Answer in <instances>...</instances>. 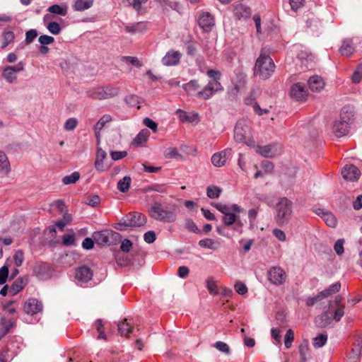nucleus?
Instances as JSON below:
<instances>
[{"label":"nucleus","mask_w":362,"mask_h":362,"mask_svg":"<svg viewBox=\"0 0 362 362\" xmlns=\"http://www.w3.org/2000/svg\"><path fill=\"white\" fill-rule=\"evenodd\" d=\"M333 133L337 137H341L349 132V126L346 123L335 121L332 127Z\"/></svg>","instance_id":"nucleus-27"},{"label":"nucleus","mask_w":362,"mask_h":362,"mask_svg":"<svg viewBox=\"0 0 362 362\" xmlns=\"http://www.w3.org/2000/svg\"><path fill=\"white\" fill-rule=\"evenodd\" d=\"M182 54L178 50L170 49L162 58V64L166 66H177L180 64Z\"/></svg>","instance_id":"nucleus-10"},{"label":"nucleus","mask_w":362,"mask_h":362,"mask_svg":"<svg viewBox=\"0 0 362 362\" xmlns=\"http://www.w3.org/2000/svg\"><path fill=\"white\" fill-rule=\"evenodd\" d=\"M199 245L203 248L216 250L218 248L220 243L211 238H205L199 240Z\"/></svg>","instance_id":"nucleus-36"},{"label":"nucleus","mask_w":362,"mask_h":362,"mask_svg":"<svg viewBox=\"0 0 362 362\" xmlns=\"http://www.w3.org/2000/svg\"><path fill=\"white\" fill-rule=\"evenodd\" d=\"M339 52L341 55L345 57H351L355 52L353 42L351 40H345L340 47Z\"/></svg>","instance_id":"nucleus-30"},{"label":"nucleus","mask_w":362,"mask_h":362,"mask_svg":"<svg viewBox=\"0 0 362 362\" xmlns=\"http://www.w3.org/2000/svg\"><path fill=\"white\" fill-rule=\"evenodd\" d=\"M49 271V264L44 262H37L33 267V273L38 278L42 279L48 275Z\"/></svg>","instance_id":"nucleus-23"},{"label":"nucleus","mask_w":362,"mask_h":362,"mask_svg":"<svg viewBox=\"0 0 362 362\" xmlns=\"http://www.w3.org/2000/svg\"><path fill=\"white\" fill-rule=\"evenodd\" d=\"M14 34L11 31H8L4 33V42L2 45V48H5L9 43L13 41L14 40Z\"/></svg>","instance_id":"nucleus-51"},{"label":"nucleus","mask_w":362,"mask_h":362,"mask_svg":"<svg viewBox=\"0 0 362 362\" xmlns=\"http://www.w3.org/2000/svg\"><path fill=\"white\" fill-rule=\"evenodd\" d=\"M78 121L75 118H70L66 120L64 124V128L68 130L71 131L76 128L77 125Z\"/></svg>","instance_id":"nucleus-61"},{"label":"nucleus","mask_w":362,"mask_h":362,"mask_svg":"<svg viewBox=\"0 0 362 362\" xmlns=\"http://www.w3.org/2000/svg\"><path fill=\"white\" fill-rule=\"evenodd\" d=\"M75 242V235L65 234L62 236V243L64 245H72Z\"/></svg>","instance_id":"nucleus-59"},{"label":"nucleus","mask_w":362,"mask_h":362,"mask_svg":"<svg viewBox=\"0 0 362 362\" xmlns=\"http://www.w3.org/2000/svg\"><path fill=\"white\" fill-rule=\"evenodd\" d=\"M111 157L114 160H118L125 158L127 156V152L124 151H112L110 153Z\"/></svg>","instance_id":"nucleus-63"},{"label":"nucleus","mask_w":362,"mask_h":362,"mask_svg":"<svg viewBox=\"0 0 362 362\" xmlns=\"http://www.w3.org/2000/svg\"><path fill=\"white\" fill-rule=\"evenodd\" d=\"M93 4V0H75L74 8L78 11H84L90 8Z\"/></svg>","instance_id":"nucleus-37"},{"label":"nucleus","mask_w":362,"mask_h":362,"mask_svg":"<svg viewBox=\"0 0 362 362\" xmlns=\"http://www.w3.org/2000/svg\"><path fill=\"white\" fill-rule=\"evenodd\" d=\"M294 339L293 331L291 329H288L285 335L284 344L285 346L288 349L291 347V344Z\"/></svg>","instance_id":"nucleus-50"},{"label":"nucleus","mask_w":362,"mask_h":362,"mask_svg":"<svg viewBox=\"0 0 362 362\" xmlns=\"http://www.w3.org/2000/svg\"><path fill=\"white\" fill-rule=\"evenodd\" d=\"M275 64L272 59L266 54H260L257 59L254 74L262 79L269 78L274 72Z\"/></svg>","instance_id":"nucleus-4"},{"label":"nucleus","mask_w":362,"mask_h":362,"mask_svg":"<svg viewBox=\"0 0 362 362\" xmlns=\"http://www.w3.org/2000/svg\"><path fill=\"white\" fill-rule=\"evenodd\" d=\"M362 79V65L357 66L356 69L353 74L352 81L355 83H358Z\"/></svg>","instance_id":"nucleus-52"},{"label":"nucleus","mask_w":362,"mask_h":362,"mask_svg":"<svg viewBox=\"0 0 362 362\" xmlns=\"http://www.w3.org/2000/svg\"><path fill=\"white\" fill-rule=\"evenodd\" d=\"M182 88L187 95H195L199 99L208 100L214 95L213 90L217 88V85L207 83L202 89H201V85L199 80L192 79L185 83L182 86Z\"/></svg>","instance_id":"nucleus-2"},{"label":"nucleus","mask_w":362,"mask_h":362,"mask_svg":"<svg viewBox=\"0 0 362 362\" xmlns=\"http://www.w3.org/2000/svg\"><path fill=\"white\" fill-rule=\"evenodd\" d=\"M132 326L129 322H127V319H124L123 321L118 324V331L121 335L129 337V334L132 331Z\"/></svg>","instance_id":"nucleus-38"},{"label":"nucleus","mask_w":362,"mask_h":362,"mask_svg":"<svg viewBox=\"0 0 362 362\" xmlns=\"http://www.w3.org/2000/svg\"><path fill=\"white\" fill-rule=\"evenodd\" d=\"M221 193V189L219 187L212 185L206 188V194L210 199H216L219 197Z\"/></svg>","instance_id":"nucleus-43"},{"label":"nucleus","mask_w":362,"mask_h":362,"mask_svg":"<svg viewBox=\"0 0 362 362\" xmlns=\"http://www.w3.org/2000/svg\"><path fill=\"white\" fill-rule=\"evenodd\" d=\"M291 96L298 101L305 100L308 96V92L305 86L300 83L293 84L290 90Z\"/></svg>","instance_id":"nucleus-13"},{"label":"nucleus","mask_w":362,"mask_h":362,"mask_svg":"<svg viewBox=\"0 0 362 362\" xmlns=\"http://www.w3.org/2000/svg\"><path fill=\"white\" fill-rule=\"evenodd\" d=\"M327 340V336L326 334H321L313 339V346L315 348H320L326 344Z\"/></svg>","instance_id":"nucleus-46"},{"label":"nucleus","mask_w":362,"mask_h":362,"mask_svg":"<svg viewBox=\"0 0 362 362\" xmlns=\"http://www.w3.org/2000/svg\"><path fill=\"white\" fill-rule=\"evenodd\" d=\"M214 347H215L219 351H221V352L225 353L226 354H230L229 346L226 343H225V342H223V341H216L214 344Z\"/></svg>","instance_id":"nucleus-49"},{"label":"nucleus","mask_w":362,"mask_h":362,"mask_svg":"<svg viewBox=\"0 0 362 362\" xmlns=\"http://www.w3.org/2000/svg\"><path fill=\"white\" fill-rule=\"evenodd\" d=\"M28 283V278L26 276L16 279L8 289L9 293L11 296H16L25 287Z\"/></svg>","instance_id":"nucleus-17"},{"label":"nucleus","mask_w":362,"mask_h":362,"mask_svg":"<svg viewBox=\"0 0 362 362\" xmlns=\"http://www.w3.org/2000/svg\"><path fill=\"white\" fill-rule=\"evenodd\" d=\"M67 6H59L58 4H54L49 6L47 11L50 13L49 14L54 13L57 14L62 16H65L67 14Z\"/></svg>","instance_id":"nucleus-40"},{"label":"nucleus","mask_w":362,"mask_h":362,"mask_svg":"<svg viewBox=\"0 0 362 362\" xmlns=\"http://www.w3.org/2000/svg\"><path fill=\"white\" fill-rule=\"evenodd\" d=\"M11 171L10 162L4 151H0V173L8 175Z\"/></svg>","instance_id":"nucleus-31"},{"label":"nucleus","mask_w":362,"mask_h":362,"mask_svg":"<svg viewBox=\"0 0 362 362\" xmlns=\"http://www.w3.org/2000/svg\"><path fill=\"white\" fill-rule=\"evenodd\" d=\"M234 139L236 142L243 143L248 146H255V141L249 122L243 119L237 122L234 129Z\"/></svg>","instance_id":"nucleus-3"},{"label":"nucleus","mask_w":362,"mask_h":362,"mask_svg":"<svg viewBox=\"0 0 362 362\" xmlns=\"http://www.w3.org/2000/svg\"><path fill=\"white\" fill-rule=\"evenodd\" d=\"M87 95L93 99L105 100L103 87L93 88L87 91Z\"/></svg>","instance_id":"nucleus-34"},{"label":"nucleus","mask_w":362,"mask_h":362,"mask_svg":"<svg viewBox=\"0 0 362 362\" xmlns=\"http://www.w3.org/2000/svg\"><path fill=\"white\" fill-rule=\"evenodd\" d=\"M322 218L329 227H336L337 224V221L336 217L332 213L328 211H322Z\"/></svg>","instance_id":"nucleus-39"},{"label":"nucleus","mask_w":362,"mask_h":362,"mask_svg":"<svg viewBox=\"0 0 362 362\" xmlns=\"http://www.w3.org/2000/svg\"><path fill=\"white\" fill-rule=\"evenodd\" d=\"M341 175L346 180L354 182L359 179L361 171L355 165H346L341 170Z\"/></svg>","instance_id":"nucleus-11"},{"label":"nucleus","mask_w":362,"mask_h":362,"mask_svg":"<svg viewBox=\"0 0 362 362\" xmlns=\"http://www.w3.org/2000/svg\"><path fill=\"white\" fill-rule=\"evenodd\" d=\"M234 15L238 19H246L250 17L251 10L243 4H238L233 10Z\"/></svg>","instance_id":"nucleus-25"},{"label":"nucleus","mask_w":362,"mask_h":362,"mask_svg":"<svg viewBox=\"0 0 362 362\" xmlns=\"http://www.w3.org/2000/svg\"><path fill=\"white\" fill-rule=\"evenodd\" d=\"M256 151L264 157H273L277 153V148L275 146L267 145L264 146H257Z\"/></svg>","instance_id":"nucleus-29"},{"label":"nucleus","mask_w":362,"mask_h":362,"mask_svg":"<svg viewBox=\"0 0 362 362\" xmlns=\"http://www.w3.org/2000/svg\"><path fill=\"white\" fill-rule=\"evenodd\" d=\"M268 279L272 284L276 286H280L286 282L287 274L282 268L274 267L268 272Z\"/></svg>","instance_id":"nucleus-7"},{"label":"nucleus","mask_w":362,"mask_h":362,"mask_svg":"<svg viewBox=\"0 0 362 362\" xmlns=\"http://www.w3.org/2000/svg\"><path fill=\"white\" fill-rule=\"evenodd\" d=\"M8 275V266H3L0 269V284L6 283Z\"/></svg>","instance_id":"nucleus-57"},{"label":"nucleus","mask_w":362,"mask_h":362,"mask_svg":"<svg viewBox=\"0 0 362 362\" xmlns=\"http://www.w3.org/2000/svg\"><path fill=\"white\" fill-rule=\"evenodd\" d=\"M341 288V284L339 282H337L332 286H330L327 289H325L321 292H320L316 296L315 300H322L323 298H327L332 294L336 293L339 292Z\"/></svg>","instance_id":"nucleus-24"},{"label":"nucleus","mask_w":362,"mask_h":362,"mask_svg":"<svg viewBox=\"0 0 362 362\" xmlns=\"http://www.w3.org/2000/svg\"><path fill=\"white\" fill-rule=\"evenodd\" d=\"M344 239H339L337 240L334 245V250L338 255H341L344 253Z\"/></svg>","instance_id":"nucleus-56"},{"label":"nucleus","mask_w":362,"mask_h":362,"mask_svg":"<svg viewBox=\"0 0 362 362\" xmlns=\"http://www.w3.org/2000/svg\"><path fill=\"white\" fill-rule=\"evenodd\" d=\"M238 214L239 213L231 212L230 214L223 216V223L227 226H230L235 223H240V221L238 220Z\"/></svg>","instance_id":"nucleus-41"},{"label":"nucleus","mask_w":362,"mask_h":362,"mask_svg":"<svg viewBox=\"0 0 362 362\" xmlns=\"http://www.w3.org/2000/svg\"><path fill=\"white\" fill-rule=\"evenodd\" d=\"M349 362H359V350L358 349H352L348 355Z\"/></svg>","instance_id":"nucleus-55"},{"label":"nucleus","mask_w":362,"mask_h":362,"mask_svg":"<svg viewBox=\"0 0 362 362\" xmlns=\"http://www.w3.org/2000/svg\"><path fill=\"white\" fill-rule=\"evenodd\" d=\"M231 152L230 149H225L214 153L211 157V163L216 167H222L226 163L227 156Z\"/></svg>","instance_id":"nucleus-18"},{"label":"nucleus","mask_w":362,"mask_h":362,"mask_svg":"<svg viewBox=\"0 0 362 362\" xmlns=\"http://www.w3.org/2000/svg\"><path fill=\"white\" fill-rule=\"evenodd\" d=\"M198 23L204 31L209 32L214 25V18L209 13L203 12L199 17Z\"/></svg>","instance_id":"nucleus-12"},{"label":"nucleus","mask_w":362,"mask_h":362,"mask_svg":"<svg viewBox=\"0 0 362 362\" xmlns=\"http://www.w3.org/2000/svg\"><path fill=\"white\" fill-rule=\"evenodd\" d=\"M107 157V153L101 148H97L96 158L95 161V168L99 172H104L109 169V166L104 163Z\"/></svg>","instance_id":"nucleus-15"},{"label":"nucleus","mask_w":362,"mask_h":362,"mask_svg":"<svg viewBox=\"0 0 362 362\" xmlns=\"http://www.w3.org/2000/svg\"><path fill=\"white\" fill-rule=\"evenodd\" d=\"M13 301H9L6 304H4L3 306L4 310L10 315L14 314L16 311V308L13 306Z\"/></svg>","instance_id":"nucleus-64"},{"label":"nucleus","mask_w":362,"mask_h":362,"mask_svg":"<svg viewBox=\"0 0 362 362\" xmlns=\"http://www.w3.org/2000/svg\"><path fill=\"white\" fill-rule=\"evenodd\" d=\"M177 209L175 204L164 205L159 202H155L148 210L151 218L164 223H173L177 220Z\"/></svg>","instance_id":"nucleus-1"},{"label":"nucleus","mask_w":362,"mask_h":362,"mask_svg":"<svg viewBox=\"0 0 362 362\" xmlns=\"http://www.w3.org/2000/svg\"><path fill=\"white\" fill-rule=\"evenodd\" d=\"M147 24L148 23L145 21L138 22L132 25H126L125 30L128 33H143L146 30Z\"/></svg>","instance_id":"nucleus-33"},{"label":"nucleus","mask_w":362,"mask_h":362,"mask_svg":"<svg viewBox=\"0 0 362 362\" xmlns=\"http://www.w3.org/2000/svg\"><path fill=\"white\" fill-rule=\"evenodd\" d=\"M308 86L312 91L319 92L324 88L325 82L322 77L319 76H313L310 77L308 80Z\"/></svg>","instance_id":"nucleus-21"},{"label":"nucleus","mask_w":362,"mask_h":362,"mask_svg":"<svg viewBox=\"0 0 362 362\" xmlns=\"http://www.w3.org/2000/svg\"><path fill=\"white\" fill-rule=\"evenodd\" d=\"M92 277L93 272L89 267L86 266H83L78 267L76 269V279L78 280V282H88V281L91 280Z\"/></svg>","instance_id":"nucleus-16"},{"label":"nucleus","mask_w":362,"mask_h":362,"mask_svg":"<svg viewBox=\"0 0 362 362\" xmlns=\"http://www.w3.org/2000/svg\"><path fill=\"white\" fill-rule=\"evenodd\" d=\"M80 178L78 172H74L71 175H66L63 177L62 182L64 185H70L76 182Z\"/></svg>","instance_id":"nucleus-45"},{"label":"nucleus","mask_w":362,"mask_h":362,"mask_svg":"<svg viewBox=\"0 0 362 362\" xmlns=\"http://www.w3.org/2000/svg\"><path fill=\"white\" fill-rule=\"evenodd\" d=\"M37 36V32L35 29L29 30L25 33V43L27 45L30 44L34 39Z\"/></svg>","instance_id":"nucleus-53"},{"label":"nucleus","mask_w":362,"mask_h":362,"mask_svg":"<svg viewBox=\"0 0 362 362\" xmlns=\"http://www.w3.org/2000/svg\"><path fill=\"white\" fill-rule=\"evenodd\" d=\"M24 69V64L22 62H18L16 66H8L4 68L2 72V76L8 82L13 83L17 78L16 72Z\"/></svg>","instance_id":"nucleus-9"},{"label":"nucleus","mask_w":362,"mask_h":362,"mask_svg":"<svg viewBox=\"0 0 362 362\" xmlns=\"http://www.w3.org/2000/svg\"><path fill=\"white\" fill-rule=\"evenodd\" d=\"M111 120H112V117L110 115H105L99 119V121L95 125L94 129H95V136L98 139V142H99V140H100V132L105 127V125L107 123H109Z\"/></svg>","instance_id":"nucleus-32"},{"label":"nucleus","mask_w":362,"mask_h":362,"mask_svg":"<svg viewBox=\"0 0 362 362\" xmlns=\"http://www.w3.org/2000/svg\"><path fill=\"white\" fill-rule=\"evenodd\" d=\"M213 206L221 212L224 216L231 212L240 213L242 209L235 204L231 205H226L221 203L214 204Z\"/></svg>","instance_id":"nucleus-20"},{"label":"nucleus","mask_w":362,"mask_h":362,"mask_svg":"<svg viewBox=\"0 0 362 362\" xmlns=\"http://www.w3.org/2000/svg\"><path fill=\"white\" fill-rule=\"evenodd\" d=\"M354 117L353 110L349 107H344L340 114L339 122L347 124L349 125V122Z\"/></svg>","instance_id":"nucleus-35"},{"label":"nucleus","mask_w":362,"mask_h":362,"mask_svg":"<svg viewBox=\"0 0 362 362\" xmlns=\"http://www.w3.org/2000/svg\"><path fill=\"white\" fill-rule=\"evenodd\" d=\"M23 309L25 313L33 316L42 312L43 305L38 299L30 298L25 301Z\"/></svg>","instance_id":"nucleus-8"},{"label":"nucleus","mask_w":362,"mask_h":362,"mask_svg":"<svg viewBox=\"0 0 362 362\" xmlns=\"http://www.w3.org/2000/svg\"><path fill=\"white\" fill-rule=\"evenodd\" d=\"M206 74L208 76L212 79V81H209L208 83H211L213 85H215L216 83V85H217V88L213 90V95L218 91L223 90V88L219 81L221 73L218 70L209 69Z\"/></svg>","instance_id":"nucleus-19"},{"label":"nucleus","mask_w":362,"mask_h":362,"mask_svg":"<svg viewBox=\"0 0 362 362\" xmlns=\"http://www.w3.org/2000/svg\"><path fill=\"white\" fill-rule=\"evenodd\" d=\"M146 221L145 215L139 212H133L127 214L117 223L115 228L119 230H130L144 226Z\"/></svg>","instance_id":"nucleus-5"},{"label":"nucleus","mask_w":362,"mask_h":362,"mask_svg":"<svg viewBox=\"0 0 362 362\" xmlns=\"http://www.w3.org/2000/svg\"><path fill=\"white\" fill-rule=\"evenodd\" d=\"M131 177L125 176L117 183V189L122 192H126L129 190L131 184Z\"/></svg>","instance_id":"nucleus-42"},{"label":"nucleus","mask_w":362,"mask_h":362,"mask_svg":"<svg viewBox=\"0 0 362 362\" xmlns=\"http://www.w3.org/2000/svg\"><path fill=\"white\" fill-rule=\"evenodd\" d=\"M234 287L235 291L240 295H244L247 293L246 285L241 281L236 282Z\"/></svg>","instance_id":"nucleus-54"},{"label":"nucleus","mask_w":362,"mask_h":362,"mask_svg":"<svg viewBox=\"0 0 362 362\" xmlns=\"http://www.w3.org/2000/svg\"><path fill=\"white\" fill-rule=\"evenodd\" d=\"M341 300L342 298L340 296H337L335 298L334 303L337 305V308L333 315V319L337 322H339L344 315L345 305L341 303Z\"/></svg>","instance_id":"nucleus-26"},{"label":"nucleus","mask_w":362,"mask_h":362,"mask_svg":"<svg viewBox=\"0 0 362 362\" xmlns=\"http://www.w3.org/2000/svg\"><path fill=\"white\" fill-rule=\"evenodd\" d=\"M150 136V132L144 129L139 132L136 136L132 142V146L138 147L146 143Z\"/></svg>","instance_id":"nucleus-28"},{"label":"nucleus","mask_w":362,"mask_h":362,"mask_svg":"<svg viewBox=\"0 0 362 362\" xmlns=\"http://www.w3.org/2000/svg\"><path fill=\"white\" fill-rule=\"evenodd\" d=\"M105 99L116 96L119 93V88L112 86H103Z\"/></svg>","instance_id":"nucleus-44"},{"label":"nucleus","mask_w":362,"mask_h":362,"mask_svg":"<svg viewBox=\"0 0 362 362\" xmlns=\"http://www.w3.org/2000/svg\"><path fill=\"white\" fill-rule=\"evenodd\" d=\"M13 261L14 264L17 267H19L22 265L24 261V253L23 250H19L15 252L13 255Z\"/></svg>","instance_id":"nucleus-47"},{"label":"nucleus","mask_w":362,"mask_h":362,"mask_svg":"<svg viewBox=\"0 0 362 362\" xmlns=\"http://www.w3.org/2000/svg\"><path fill=\"white\" fill-rule=\"evenodd\" d=\"M292 215V202L286 197L281 198L276 206L275 221L279 226L288 223Z\"/></svg>","instance_id":"nucleus-6"},{"label":"nucleus","mask_w":362,"mask_h":362,"mask_svg":"<svg viewBox=\"0 0 362 362\" xmlns=\"http://www.w3.org/2000/svg\"><path fill=\"white\" fill-rule=\"evenodd\" d=\"M261 167L262 168L265 173L270 174L272 173L274 170V165L272 162L269 160H264L262 162Z\"/></svg>","instance_id":"nucleus-60"},{"label":"nucleus","mask_w":362,"mask_h":362,"mask_svg":"<svg viewBox=\"0 0 362 362\" xmlns=\"http://www.w3.org/2000/svg\"><path fill=\"white\" fill-rule=\"evenodd\" d=\"M180 120L182 122H197L199 121V115L197 113H188L182 110H177L176 112Z\"/></svg>","instance_id":"nucleus-22"},{"label":"nucleus","mask_w":362,"mask_h":362,"mask_svg":"<svg viewBox=\"0 0 362 362\" xmlns=\"http://www.w3.org/2000/svg\"><path fill=\"white\" fill-rule=\"evenodd\" d=\"M144 124L151 129L153 132H156L158 131V124L153 120L148 117H146L144 119Z\"/></svg>","instance_id":"nucleus-58"},{"label":"nucleus","mask_w":362,"mask_h":362,"mask_svg":"<svg viewBox=\"0 0 362 362\" xmlns=\"http://www.w3.org/2000/svg\"><path fill=\"white\" fill-rule=\"evenodd\" d=\"M54 16L52 14H45L43 17V23L49 32L52 35H58L62 30L60 25L52 21Z\"/></svg>","instance_id":"nucleus-14"},{"label":"nucleus","mask_w":362,"mask_h":362,"mask_svg":"<svg viewBox=\"0 0 362 362\" xmlns=\"http://www.w3.org/2000/svg\"><path fill=\"white\" fill-rule=\"evenodd\" d=\"M206 287L208 288L209 292L211 294H212L214 296H216L218 294L217 285H216L215 281L212 278H209L207 279Z\"/></svg>","instance_id":"nucleus-48"},{"label":"nucleus","mask_w":362,"mask_h":362,"mask_svg":"<svg viewBox=\"0 0 362 362\" xmlns=\"http://www.w3.org/2000/svg\"><path fill=\"white\" fill-rule=\"evenodd\" d=\"M39 42L42 45H50L54 42V39L52 36L49 35H41L38 39Z\"/></svg>","instance_id":"nucleus-62"}]
</instances>
